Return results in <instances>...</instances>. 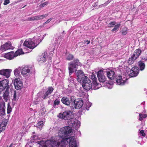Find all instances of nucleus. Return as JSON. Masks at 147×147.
Masks as SVG:
<instances>
[{"label": "nucleus", "instance_id": "nucleus-39", "mask_svg": "<svg viewBox=\"0 0 147 147\" xmlns=\"http://www.w3.org/2000/svg\"><path fill=\"white\" fill-rule=\"evenodd\" d=\"M5 107V103L4 102H1L0 104V108H4Z\"/></svg>", "mask_w": 147, "mask_h": 147}, {"label": "nucleus", "instance_id": "nucleus-55", "mask_svg": "<svg viewBox=\"0 0 147 147\" xmlns=\"http://www.w3.org/2000/svg\"><path fill=\"white\" fill-rule=\"evenodd\" d=\"M0 50H1V46L0 47Z\"/></svg>", "mask_w": 147, "mask_h": 147}, {"label": "nucleus", "instance_id": "nucleus-30", "mask_svg": "<svg viewBox=\"0 0 147 147\" xmlns=\"http://www.w3.org/2000/svg\"><path fill=\"white\" fill-rule=\"evenodd\" d=\"M43 125V122L42 121H40L38 122L36 125V127L40 129H40L42 127Z\"/></svg>", "mask_w": 147, "mask_h": 147}, {"label": "nucleus", "instance_id": "nucleus-44", "mask_svg": "<svg viewBox=\"0 0 147 147\" xmlns=\"http://www.w3.org/2000/svg\"><path fill=\"white\" fill-rule=\"evenodd\" d=\"M122 34L123 35H125L127 33V30L126 28H124L123 31L122 32Z\"/></svg>", "mask_w": 147, "mask_h": 147}, {"label": "nucleus", "instance_id": "nucleus-47", "mask_svg": "<svg viewBox=\"0 0 147 147\" xmlns=\"http://www.w3.org/2000/svg\"><path fill=\"white\" fill-rule=\"evenodd\" d=\"M54 50V49L53 48V49L51 51H50V57H51L52 56V55H53L54 52L53 51Z\"/></svg>", "mask_w": 147, "mask_h": 147}, {"label": "nucleus", "instance_id": "nucleus-8", "mask_svg": "<svg viewBox=\"0 0 147 147\" xmlns=\"http://www.w3.org/2000/svg\"><path fill=\"white\" fill-rule=\"evenodd\" d=\"M72 112L70 111H66L64 112L62 114L59 113L58 117L60 118L65 120H68L71 118Z\"/></svg>", "mask_w": 147, "mask_h": 147}, {"label": "nucleus", "instance_id": "nucleus-6", "mask_svg": "<svg viewBox=\"0 0 147 147\" xmlns=\"http://www.w3.org/2000/svg\"><path fill=\"white\" fill-rule=\"evenodd\" d=\"M141 53V51L140 49H138L136 50L129 58L128 61L129 64L130 65L132 64L135 60L139 57Z\"/></svg>", "mask_w": 147, "mask_h": 147}, {"label": "nucleus", "instance_id": "nucleus-46", "mask_svg": "<svg viewBox=\"0 0 147 147\" xmlns=\"http://www.w3.org/2000/svg\"><path fill=\"white\" fill-rule=\"evenodd\" d=\"M140 134L141 135L143 136H145V134L144 133V131L143 130H141L140 131Z\"/></svg>", "mask_w": 147, "mask_h": 147}, {"label": "nucleus", "instance_id": "nucleus-45", "mask_svg": "<svg viewBox=\"0 0 147 147\" xmlns=\"http://www.w3.org/2000/svg\"><path fill=\"white\" fill-rule=\"evenodd\" d=\"M68 80L71 83H74V80L73 78H71L70 76L69 78H68Z\"/></svg>", "mask_w": 147, "mask_h": 147}, {"label": "nucleus", "instance_id": "nucleus-54", "mask_svg": "<svg viewBox=\"0 0 147 147\" xmlns=\"http://www.w3.org/2000/svg\"><path fill=\"white\" fill-rule=\"evenodd\" d=\"M138 143L139 144H140L141 145H142L141 144H140V143L139 142H138Z\"/></svg>", "mask_w": 147, "mask_h": 147}, {"label": "nucleus", "instance_id": "nucleus-7", "mask_svg": "<svg viewBox=\"0 0 147 147\" xmlns=\"http://www.w3.org/2000/svg\"><path fill=\"white\" fill-rule=\"evenodd\" d=\"M71 100L74 102V105L75 108L76 109H80L83 106V102L81 98H78L74 100V97L72 96L71 97Z\"/></svg>", "mask_w": 147, "mask_h": 147}, {"label": "nucleus", "instance_id": "nucleus-41", "mask_svg": "<svg viewBox=\"0 0 147 147\" xmlns=\"http://www.w3.org/2000/svg\"><path fill=\"white\" fill-rule=\"evenodd\" d=\"M82 88H80V89L79 91L80 92H81V93L80 95L81 96H83V95H84L85 94V92L84 91H83L82 90Z\"/></svg>", "mask_w": 147, "mask_h": 147}, {"label": "nucleus", "instance_id": "nucleus-4", "mask_svg": "<svg viewBox=\"0 0 147 147\" xmlns=\"http://www.w3.org/2000/svg\"><path fill=\"white\" fill-rule=\"evenodd\" d=\"M43 37L40 35L38 37L35 36L32 39H27L23 44L24 47L30 49H33L36 47L42 41Z\"/></svg>", "mask_w": 147, "mask_h": 147}, {"label": "nucleus", "instance_id": "nucleus-1", "mask_svg": "<svg viewBox=\"0 0 147 147\" xmlns=\"http://www.w3.org/2000/svg\"><path fill=\"white\" fill-rule=\"evenodd\" d=\"M72 132V129L69 127L60 129L57 135L47 141L46 147H65L67 143H69V147H77L75 137H68Z\"/></svg>", "mask_w": 147, "mask_h": 147}, {"label": "nucleus", "instance_id": "nucleus-18", "mask_svg": "<svg viewBox=\"0 0 147 147\" xmlns=\"http://www.w3.org/2000/svg\"><path fill=\"white\" fill-rule=\"evenodd\" d=\"M0 132H1L5 129V127L7 125V121L6 119H3V121L2 122L1 120H0Z\"/></svg>", "mask_w": 147, "mask_h": 147}, {"label": "nucleus", "instance_id": "nucleus-10", "mask_svg": "<svg viewBox=\"0 0 147 147\" xmlns=\"http://www.w3.org/2000/svg\"><path fill=\"white\" fill-rule=\"evenodd\" d=\"M13 82L15 88L17 90H19L23 87L22 82L20 78H16L13 80Z\"/></svg>", "mask_w": 147, "mask_h": 147}, {"label": "nucleus", "instance_id": "nucleus-28", "mask_svg": "<svg viewBox=\"0 0 147 147\" xmlns=\"http://www.w3.org/2000/svg\"><path fill=\"white\" fill-rule=\"evenodd\" d=\"M137 67H134L132 68L130 71L133 73L134 72L138 74L139 71Z\"/></svg>", "mask_w": 147, "mask_h": 147}, {"label": "nucleus", "instance_id": "nucleus-20", "mask_svg": "<svg viewBox=\"0 0 147 147\" xmlns=\"http://www.w3.org/2000/svg\"><path fill=\"white\" fill-rule=\"evenodd\" d=\"M3 55L4 57L9 60H11L13 59L14 57H15L14 53L12 52H9L5 53Z\"/></svg>", "mask_w": 147, "mask_h": 147}, {"label": "nucleus", "instance_id": "nucleus-27", "mask_svg": "<svg viewBox=\"0 0 147 147\" xmlns=\"http://www.w3.org/2000/svg\"><path fill=\"white\" fill-rule=\"evenodd\" d=\"M48 140H47L46 142L44 141V140H40L38 141H37V143L41 146H43V147H46L47 144H46V142Z\"/></svg>", "mask_w": 147, "mask_h": 147}, {"label": "nucleus", "instance_id": "nucleus-25", "mask_svg": "<svg viewBox=\"0 0 147 147\" xmlns=\"http://www.w3.org/2000/svg\"><path fill=\"white\" fill-rule=\"evenodd\" d=\"M24 54V53L22 49H20L17 50L14 53V57H16L19 55Z\"/></svg>", "mask_w": 147, "mask_h": 147}, {"label": "nucleus", "instance_id": "nucleus-31", "mask_svg": "<svg viewBox=\"0 0 147 147\" xmlns=\"http://www.w3.org/2000/svg\"><path fill=\"white\" fill-rule=\"evenodd\" d=\"M147 116L146 114H140L139 115V120L140 121H142L143 119V118H145Z\"/></svg>", "mask_w": 147, "mask_h": 147}, {"label": "nucleus", "instance_id": "nucleus-5", "mask_svg": "<svg viewBox=\"0 0 147 147\" xmlns=\"http://www.w3.org/2000/svg\"><path fill=\"white\" fill-rule=\"evenodd\" d=\"M68 122L69 126L68 127H73L77 129L79 128L80 125V122L74 118H70Z\"/></svg>", "mask_w": 147, "mask_h": 147}, {"label": "nucleus", "instance_id": "nucleus-21", "mask_svg": "<svg viewBox=\"0 0 147 147\" xmlns=\"http://www.w3.org/2000/svg\"><path fill=\"white\" fill-rule=\"evenodd\" d=\"M107 75L108 77L111 80H113L114 78L115 77V73L113 71L109 70L107 72Z\"/></svg>", "mask_w": 147, "mask_h": 147}, {"label": "nucleus", "instance_id": "nucleus-34", "mask_svg": "<svg viewBox=\"0 0 147 147\" xmlns=\"http://www.w3.org/2000/svg\"><path fill=\"white\" fill-rule=\"evenodd\" d=\"M73 56L70 54L68 55L66 57V59L68 60H71L73 58Z\"/></svg>", "mask_w": 147, "mask_h": 147}, {"label": "nucleus", "instance_id": "nucleus-3", "mask_svg": "<svg viewBox=\"0 0 147 147\" xmlns=\"http://www.w3.org/2000/svg\"><path fill=\"white\" fill-rule=\"evenodd\" d=\"M91 79L92 80L93 85L91 81L87 77L82 80V86L83 89L89 90L90 89H97L101 87V84L97 83V78L95 76H92Z\"/></svg>", "mask_w": 147, "mask_h": 147}, {"label": "nucleus", "instance_id": "nucleus-9", "mask_svg": "<svg viewBox=\"0 0 147 147\" xmlns=\"http://www.w3.org/2000/svg\"><path fill=\"white\" fill-rule=\"evenodd\" d=\"M127 78L121 75L117 76L116 78V82L117 85H124L126 82Z\"/></svg>", "mask_w": 147, "mask_h": 147}, {"label": "nucleus", "instance_id": "nucleus-38", "mask_svg": "<svg viewBox=\"0 0 147 147\" xmlns=\"http://www.w3.org/2000/svg\"><path fill=\"white\" fill-rule=\"evenodd\" d=\"M46 111L44 107L42 108L40 110V113L42 115L45 113Z\"/></svg>", "mask_w": 147, "mask_h": 147}, {"label": "nucleus", "instance_id": "nucleus-12", "mask_svg": "<svg viewBox=\"0 0 147 147\" xmlns=\"http://www.w3.org/2000/svg\"><path fill=\"white\" fill-rule=\"evenodd\" d=\"M12 71V69H2L0 70V74L8 78L10 76Z\"/></svg>", "mask_w": 147, "mask_h": 147}, {"label": "nucleus", "instance_id": "nucleus-14", "mask_svg": "<svg viewBox=\"0 0 147 147\" xmlns=\"http://www.w3.org/2000/svg\"><path fill=\"white\" fill-rule=\"evenodd\" d=\"M97 75L98 80L100 82H104L105 81L106 78L104 75V73L103 70H100L98 71Z\"/></svg>", "mask_w": 147, "mask_h": 147}, {"label": "nucleus", "instance_id": "nucleus-22", "mask_svg": "<svg viewBox=\"0 0 147 147\" xmlns=\"http://www.w3.org/2000/svg\"><path fill=\"white\" fill-rule=\"evenodd\" d=\"M61 101L63 104L67 105H69L70 103L69 98L67 97H63L61 99Z\"/></svg>", "mask_w": 147, "mask_h": 147}, {"label": "nucleus", "instance_id": "nucleus-13", "mask_svg": "<svg viewBox=\"0 0 147 147\" xmlns=\"http://www.w3.org/2000/svg\"><path fill=\"white\" fill-rule=\"evenodd\" d=\"M147 60V54L143 56L142 59V61H140L138 63V65L141 71L143 70L145 67V64L143 62Z\"/></svg>", "mask_w": 147, "mask_h": 147}, {"label": "nucleus", "instance_id": "nucleus-37", "mask_svg": "<svg viewBox=\"0 0 147 147\" xmlns=\"http://www.w3.org/2000/svg\"><path fill=\"white\" fill-rule=\"evenodd\" d=\"M49 3L48 1H46L44 3L41 4L40 5V7L41 8H42L44 6L47 5Z\"/></svg>", "mask_w": 147, "mask_h": 147}, {"label": "nucleus", "instance_id": "nucleus-2", "mask_svg": "<svg viewBox=\"0 0 147 147\" xmlns=\"http://www.w3.org/2000/svg\"><path fill=\"white\" fill-rule=\"evenodd\" d=\"M81 63L78 60H76L74 61L70 62L68 64V69L69 76L74 72L76 71L75 74L77 77V80L78 81L82 82L83 79L87 77L84 74V73L81 70L76 71L77 66L80 65Z\"/></svg>", "mask_w": 147, "mask_h": 147}, {"label": "nucleus", "instance_id": "nucleus-57", "mask_svg": "<svg viewBox=\"0 0 147 147\" xmlns=\"http://www.w3.org/2000/svg\"><path fill=\"white\" fill-rule=\"evenodd\" d=\"M24 49H25L26 48H24Z\"/></svg>", "mask_w": 147, "mask_h": 147}, {"label": "nucleus", "instance_id": "nucleus-51", "mask_svg": "<svg viewBox=\"0 0 147 147\" xmlns=\"http://www.w3.org/2000/svg\"><path fill=\"white\" fill-rule=\"evenodd\" d=\"M111 1V0H109L108 1H107V4H108V3H109Z\"/></svg>", "mask_w": 147, "mask_h": 147}, {"label": "nucleus", "instance_id": "nucleus-23", "mask_svg": "<svg viewBox=\"0 0 147 147\" xmlns=\"http://www.w3.org/2000/svg\"><path fill=\"white\" fill-rule=\"evenodd\" d=\"M46 57L47 53L45 52L42 53V55L40 56V59L39 60V61L41 63L45 61L46 59Z\"/></svg>", "mask_w": 147, "mask_h": 147}, {"label": "nucleus", "instance_id": "nucleus-16", "mask_svg": "<svg viewBox=\"0 0 147 147\" xmlns=\"http://www.w3.org/2000/svg\"><path fill=\"white\" fill-rule=\"evenodd\" d=\"M9 80H4L0 82V89L1 91L5 89L8 86Z\"/></svg>", "mask_w": 147, "mask_h": 147}, {"label": "nucleus", "instance_id": "nucleus-19", "mask_svg": "<svg viewBox=\"0 0 147 147\" xmlns=\"http://www.w3.org/2000/svg\"><path fill=\"white\" fill-rule=\"evenodd\" d=\"M53 90L54 89L52 87H49L47 90L44 95V99H45L48 98L49 96L51 94Z\"/></svg>", "mask_w": 147, "mask_h": 147}, {"label": "nucleus", "instance_id": "nucleus-36", "mask_svg": "<svg viewBox=\"0 0 147 147\" xmlns=\"http://www.w3.org/2000/svg\"><path fill=\"white\" fill-rule=\"evenodd\" d=\"M129 76L131 77H135L136 76H137L138 74H137L136 73L130 72V73L128 74Z\"/></svg>", "mask_w": 147, "mask_h": 147}, {"label": "nucleus", "instance_id": "nucleus-15", "mask_svg": "<svg viewBox=\"0 0 147 147\" xmlns=\"http://www.w3.org/2000/svg\"><path fill=\"white\" fill-rule=\"evenodd\" d=\"M13 49L14 47L12 46L11 43L9 41L1 46V50L3 51H5L9 49Z\"/></svg>", "mask_w": 147, "mask_h": 147}, {"label": "nucleus", "instance_id": "nucleus-24", "mask_svg": "<svg viewBox=\"0 0 147 147\" xmlns=\"http://www.w3.org/2000/svg\"><path fill=\"white\" fill-rule=\"evenodd\" d=\"M47 16V14H45L35 16H34L35 20H37L42 19L46 17Z\"/></svg>", "mask_w": 147, "mask_h": 147}, {"label": "nucleus", "instance_id": "nucleus-43", "mask_svg": "<svg viewBox=\"0 0 147 147\" xmlns=\"http://www.w3.org/2000/svg\"><path fill=\"white\" fill-rule=\"evenodd\" d=\"M28 21H34L35 18L34 16L32 17H29L27 19Z\"/></svg>", "mask_w": 147, "mask_h": 147}, {"label": "nucleus", "instance_id": "nucleus-33", "mask_svg": "<svg viewBox=\"0 0 147 147\" xmlns=\"http://www.w3.org/2000/svg\"><path fill=\"white\" fill-rule=\"evenodd\" d=\"M116 24V23L115 22H113L109 23L108 24V26L109 27H113Z\"/></svg>", "mask_w": 147, "mask_h": 147}, {"label": "nucleus", "instance_id": "nucleus-17", "mask_svg": "<svg viewBox=\"0 0 147 147\" xmlns=\"http://www.w3.org/2000/svg\"><path fill=\"white\" fill-rule=\"evenodd\" d=\"M9 92L10 90L7 87L5 92L3 93V99L5 101L7 102L9 99Z\"/></svg>", "mask_w": 147, "mask_h": 147}, {"label": "nucleus", "instance_id": "nucleus-53", "mask_svg": "<svg viewBox=\"0 0 147 147\" xmlns=\"http://www.w3.org/2000/svg\"><path fill=\"white\" fill-rule=\"evenodd\" d=\"M2 3V1H0V4H1Z\"/></svg>", "mask_w": 147, "mask_h": 147}, {"label": "nucleus", "instance_id": "nucleus-42", "mask_svg": "<svg viewBox=\"0 0 147 147\" xmlns=\"http://www.w3.org/2000/svg\"><path fill=\"white\" fill-rule=\"evenodd\" d=\"M16 93L15 91H14V94L13 95V98L12 99L13 101H15L16 100Z\"/></svg>", "mask_w": 147, "mask_h": 147}, {"label": "nucleus", "instance_id": "nucleus-48", "mask_svg": "<svg viewBox=\"0 0 147 147\" xmlns=\"http://www.w3.org/2000/svg\"><path fill=\"white\" fill-rule=\"evenodd\" d=\"M52 20V19H51V18H50V19H48L46 21V22L44 23L43 24H47L48 23H49L50 21H51V20Z\"/></svg>", "mask_w": 147, "mask_h": 147}, {"label": "nucleus", "instance_id": "nucleus-40", "mask_svg": "<svg viewBox=\"0 0 147 147\" xmlns=\"http://www.w3.org/2000/svg\"><path fill=\"white\" fill-rule=\"evenodd\" d=\"M60 102L59 100H55L54 102V106L58 105Z\"/></svg>", "mask_w": 147, "mask_h": 147}, {"label": "nucleus", "instance_id": "nucleus-52", "mask_svg": "<svg viewBox=\"0 0 147 147\" xmlns=\"http://www.w3.org/2000/svg\"><path fill=\"white\" fill-rule=\"evenodd\" d=\"M88 105H89V107H90L91 105V104L90 103H88Z\"/></svg>", "mask_w": 147, "mask_h": 147}, {"label": "nucleus", "instance_id": "nucleus-50", "mask_svg": "<svg viewBox=\"0 0 147 147\" xmlns=\"http://www.w3.org/2000/svg\"><path fill=\"white\" fill-rule=\"evenodd\" d=\"M33 138L35 140H37L38 139L37 136H35Z\"/></svg>", "mask_w": 147, "mask_h": 147}, {"label": "nucleus", "instance_id": "nucleus-29", "mask_svg": "<svg viewBox=\"0 0 147 147\" xmlns=\"http://www.w3.org/2000/svg\"><path fill=\"white\" fill-rule=\"evenodd\" d=\"M120 26V24H117L115 25L114 28L111 31L112 32H116L117 31Z\"/></svg>", "mask_w": 147, "mask_h": 147}, {"label": "nucleus", "instance_id": "nucleus-56", "mask_svg": "<svg viewBox=\"0 0 147 147\" xmlns=\"http://www.w3.org/2000/svg\"><path fill=\"white\" fill-rule=\"evenodd\" d=\"M146 94H147V91H146Z\"/></svg>", "mask_w": 147, "mask_h": 147}, {"label": "nucleus", "instance_id": "nucleus-26", "mask_svg": "<svg viewBox=\"0 0 147 147\" xmlns=\"http://www.w3.org/2000/svg\"><path fill=\"white\" fill-rule=\"evenodd\" d=\"M21 68L18 67L14 70V73L16 76H18L20 74V71H21Z\"/></svg>", "mask_w": 147, "mask_h": 147}, {"label": "nucleus", "instance_id": "nucleus-11", "mask_svg": "<svg viewBox=\"0 0 147 147\" xmlns=\"http://www.w3.org/2000/svg\"><path fill=\"white\" fill-rule=\"evenodd\" d=\"M21 73L24 77H26L30 75L31 71L29 67L26 66L21 68Z\"/></svg>", "mask_w": 147, "mask_h": 147}, {"label": "nucleus", "instance_id": "nucleus-35", "mask_svg": "<svg viewBox=\"0 0 147 147\" xmlns=\"http://www.w3.org/2000/svg\"><path fill=\"white\" fill-rule=\"evenodd\" d=\"M5 114L4 108L0 109V116L4 115Z\"/></svg>", "mask_w": 147, "mask_h": 147}, {"label": "nucleus", "instance_id": "nucleus-49", "mask_svg": "<svg viewBox=\"0 0 147 147\" xmlns=\"http://www.w3.org/2000/svg\"><path fill=\"white\" fill-rule=\"evenodd\" d=\"M84 43L87 42L86 44L87 45H88L90 43V40H84Z\"/></svg>", "mask_w": 147, "mask_h": 147}, {"label": "nucleus", "instance_id": "nucleus-32", "mask_svg": "<svg viewBox=\"0 0 147 147\" xmlns=\"http://www.w3.org/2000/svg\"><path fill=\"white\" fill-rule=\"evenodd\" d=\"M12 109L9 103L7 104V113L9 114L12 111Z\"/></svg>", "mask_w": 147, "mask_h": 147}]
</instances>
